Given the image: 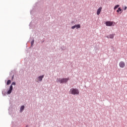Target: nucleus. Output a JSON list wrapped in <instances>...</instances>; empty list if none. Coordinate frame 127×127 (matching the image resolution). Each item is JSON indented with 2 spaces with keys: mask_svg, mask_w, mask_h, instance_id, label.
<instances>
[{
  "mask_svg": "<svg viewBox=\"0 0 127 127\" xmlns=\"http://www.w3.org/2000/svg\"><path fill=\"white\" fill-rule=\"evenodd\" d=\"M34 44V40L32 41V42H31V45H33V44Z\"/></svg>",
  "mask_w": 127,
  "mask_h": 127,
  "instance_id": "obj_14",
  "label": "nucleus"
},
{
  "mask_svg": "<svg viewBox=\"0 0 127 127\" xmlns=\"http://www.w3.org/2000/svg\"><path fill=\"white\" fill-rule=\"evenodd\" d=\"M69 80V78H58L57 82L59 83V82L61 83H67L68 82V80Z\"/></svg>",
  "mask_w": 127,
  "mask_h": 127,
  "instance_id": "obj_2",
  "label": "nucleus"
},
{
  "mask_svg": "<svg viewBox=\"0 0 127 127\" xmlns=\"http://www.w3.org/2000/svg\"><path fill=\"white\" fill-rule=\"evenodd\" d=\"M120 11H122V9L121 7L118 8V9L117 10V12L119 13Z\"/></svg>",
  "mask_w": 127,
  "mask_h": 127,
  "instance_id": "obj_12",
  "label": "nucleus"
},
{
  "mask_svg": "<svg viewBox=\"0 0 127 127\" xmlns=\"http://www.w3.org/2000/svg\"><path fill=\"white\" fill-rule=\"evenodd\" d=\"M12 85H13L14 86H15V82H12L11 86H12Z\"/></svg>",
  "mask_w": 127,
  "mask_h": 127,
  "instance_id": "obj_15",
  "label": "nucleus"
},
{
  "mask_svg": "<svg viewBox=\"0 0 127 127\" xmlns=\"http://www.w3.org/2000/svg\"><path fill=\"white\" fill-rule=\"evenodd\" d=\"M43 78H44V75L38 76L36 79V81H37L38 83V82H41V81H42Z\"/></svg>",
  "mask_w": 127,
  "mask_h": 127,
  "instance_id": "obj_3",
  "label": "nucleus"
},
{
  "mask_svg": "<svg viewBox=\"0 0 127 127\" xmlns=\"http://www.w3.org/2000/svg\"><path fill=\"white\" fill-rule=\"evenodd\" d=\"M103 7H100L97 10V15H99L100 13H101V11H102V9Z\"/></svg>",
  "mask_w": 127,
  "mask_h": 127,
  "instance_id": "obj_7",
  "label": "nucleus"
},
{
  "mask_svg": "<svg viewBox=\"0 0 127 127\" xmlns=\"http://www.w3.org/2000/svg\"><path fill=\"white\" fill-rule=\"evenodd\" d=\"M70 94L71 95H79V90L76 88H71L69 91Z\"/></svg>",
  "mask_w": 127,
  "mask_h": 127,
  "instance_id": "obj_1",
  "label": "nucleus"
},
{
  "mask_svg": "<svg viewBox=\"0 0 127 127\" xmlns=\"http://www.w3.org/2000/svg\"><path fill=\"white\" fill-rule=\"evenodd\" d=\"M115 36V34H110L109 36H107V38H110L111 39H114V37Z\"/></svg>",
  "mask_w": 127,
  "mask_h": 127,
  "instance_id": "obj_8",
  "label": "nucleus"
},
{
  "mask_svg": "<svg viewBox=\"0 0 127 127\" xmlns=\"http://www.w3.org/2000/svg\"><path fill=\"white\" fill-rule=\"evenodd\" d=\"M24 110V106H22L20 108V112H22Z\"/></svg>",
  "mask_w": 127,
  "mask_h": 127,
  "instance_id": "obj_10",
  "label": "nucleus"
},
{
  "mask_svg": "<svg viewBox=\"0 0 127 127\" xmlns=\"http://www.w3.org/2000/svg\"><path fill=\"white\" fill-rule=\"evenodd\" d=\"M113 22L112 21H106V26H112L113 24Z\"/></svg>",
  "mask_w": 127,
  "mask_h": 127,
  "instance_id": "obj_6",
  "label": "nucleus"
},
{
  "mask_svg": "<svg viewBox=\"0 0 127 127\" xmlns=\"http://www.w3.org/2000/svg\"><path fill=\"white\" fill-rule=\"evenodd\" d=\"M119 66L120 68H125L126 66V63L125 62L122 61L119 63Z\"/></svg>",
  "mask_w": 127,
  "mask_h": 127,
  "instance_id": "obj_4",
  "label": "nucleus"
},
{
  "mask_svg": "<svg viewBox=\"0 0 127 127\" xmlns=\"http://www.w3.org/2000/svg\"><path fill=\"white\" fill-rule=\"evenodd\" d=\"M12 85H10V88H9V90L7 91V94H11L12 91Z\"/></svg>",
  "mask_w": 127,
  "mask_h": 127,
  "instance_id": "obj_9",
  "label": "nucleus"
},
{
  "mask_svg": "<svg viewBox=\"0 0 127 127\" xmlns=\"http://www.w3.org/2000/svg\"><path fill=\"white\" fill-rule=\"evenodd\" d=\"M127 8V7L126 6L124 8V10H126Z\"/></svg>",
  "mask_w": 127,
  "mask_h": 127,
  "instance_id": "obj_16",
  "label": "nucleus"
},
{
  "mask_svg": "<svg viewBox=\"0 0 127 127\" xmlns=\"http://www.w3.org/2000/svg\"><path fill=\"white\" fill-rule=\"evenodd\" d=\"M72 23H74V21H72Z\"/></svg>",
  "mask_w": 127,
  "mask_h": 127,
  "instance_id": "obj_18",
  "label": "nucleus"
},
{
  "mask_svg": "<svg viewBox=\"0 0 127 127\" xmlns=\"http://www.w3.org/2000/svg\"><path fill=\"white\" fill-rule=\"evenodd\" d=\"M13 77H14V75H13V76H12V79H13Z\"/></svg>",
  "mask_w": 127,
  "mask_h": 127,
  "instance_id": "obj_17",
  "label": "nucleus"
},
{
  "mask_svg": "<svg viewBox=\"0 0 127 127\" xmlns=\"http://www.w3.org/2000/svg\"><path fill=\"white\" fill-rule=\"evenodd\" d=\"M119 6H120V5H119V4L116 5L114 7V9H115V10L117 9V8H118V7H119Z\"/></svg>",
  "mask_w": 127,
  "mask_h": 127,
  "instance_id": "obj_11",
  "label": "nucleus"
},
{
  "mask_svg": "<svg viewBox=\"0 0 127 127\" xmlns=\"http://www.w3.org/2000/svg\"><path fill=\"white\" fill-rule=\"evenodd\" d=\"M10 83H11V81H10V80H8L7 81V85H9V84H10Z\"/></svg>",
  "mask_w": 127,
  "mask_h": 127,
  "instance_id": "obj_13",
  "label": "nucleus"
},
{
  "mask_svg": "<svg viewBox=\"0 0 127 127\" xmlns=\"http://www.w3.org/2000/svg\"><path fill=\"white\" fill-rule=\"evenodd\" d=\"M74 28H76V29L81 28V25L80 24H77L71 27V29H74Z\"/></svg>",
  "mask_w": 127,
  "mask_h": 127,
  "instance_id": "obj_5",
  "label": "nucleus"
}]
</instances>
